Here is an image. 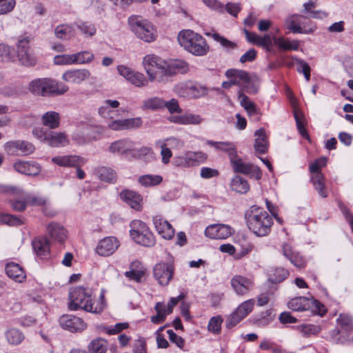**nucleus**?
<instances>
[{
    "mask_svg": "<svg viewBox=\"0 0 353 353\" xmlns=\"http://www.w3.org/2000/svg\"><path fill=\"white\" fill-rule=\"evenodd\" d=\"M287 28L292 33H312L316 26L307 17L302 15H292L286 21Z\"/></svg>",
    "mask_w": 353,
    "mask_h": 353,
    "instance_id": "14",
    "label": "nucleus"
},
{
    "mask_svg": "<svg viewBox=\"0 0 353 353\" xmlns=\"http://www.w3.org/2000/svg\"><path fill=\"white\" fill-rule=\"evenodd\" d=\"M6 272L10 279L19 283L23 282L26 278L24 270L15 263H8L6 266Z\"/></svg>",
    "mask_w": 353,
    "mask_h": 353,
    "instance_id": "36",
    "label": "nucleus"
},
{
    "mask_svg": "<svg viewBox=\"0 0 353 353\" xmlns=\"http://www.w3.org/2000/svg\"><path fill=\"white\" fill-rule=\"evenodd\" d=\"M47 201L41 196L36 195H29L26 196V204L32 206L46 207Z\"/></svg>",
    "mask_w": 353,
    "mask_h": 353,
    "instance_id": "62",
    "label": "nucleus"
},
{
    "mask_svg": "<svg viewBox=\"0 0 353 353\" xmlns=\"http://www.w3.org/2000/svg\"><path fill=\"white\" fill-rule=\"evenodd\" d=\"M165 69L166 80L174 75L185 74L190 70L188 63L182 59L166 60Z\"/></svg>",
    "mask_w": 353,
    "mask_h": 353,
    "instance_id": "27",
    "label": "nucleus"
},
{
    "mask_svg": "<svg viewBox=\"0 0 353 353\" xmlns=\"http://www.w3.org/2000/svg\"><path fill=\"white\" fill-rule=\"evenodd\" d=\"M41 121L44 126L50 129H56L60 126L61 117L58 112L50 111L43 114Z\"/></svg>",
    "mask_w": 353,
    "mask_h": 353,
    "instance_id": "44",
    "label": "nucleus"
},
{
    "mask_svg": "<svg viewBox=\"0 0 353 353\" xmlns=\"http://www.w3.org/2000/svg\"><path fill=\"white\" fill-rule=\"evenodd\" d=\"M287 97L293 109L294 117L300 134L303 138L310 140V135L306 129L307 121L303 112L299 108L298 99L290 90L287 91Z\"/></svg>",
    "mask_w": 353,
    "mask_h": 353,
    "instance_id": "13",
    "label": "nucleus"
},
{
    "mask_svg": "<svg viewBox=\"0 0 353 353\" xmlns=\"http://www.w3.org/2000/svg\"><path fill=\"white\" fill-rule=\"evenodd\" d=\"M228 81L222 83V88L230 89L236 85L239 88V92H246L248 93L255 92L252 85L251 77L247 71L238 69H229L225 73Z\"/></svg>",
    "mask_w": 353,
    "mask_h": 353,
    "instance_id": "5",
    "label": "nucleus"
},
{
    "mask_svg": "<svg viewBox=\"0 0 353 353\" xmlns=\"http://www.w3.org/2000/svg\"><path fill=\"white\" fill-rule=\"evenodd\" d=\"M117 70L121 76L137 87H144L148 85L150 80L141 72L133 71L124 65L118 66Z\"/></svg>",
    "mask_w": 353,
    "mask_h": 353,
    "instance_id": "22",
    "label": "nucleus"
},
{
    "mask_svg": "<svg viewBox=\"0 0 353 353\" xmlns=\"http://www.w3.org/2000/svg\"><path fill=\"white\" fill-rule=\"evenodd\" d=\"M6 150L10 154H17L20 152L23 155H29L34 152L35 148L31 143L25 141H10L6 144Z\"/></svg>",
    "mask_w": 353,
    "mask_h": 353,
    "instance_id": "26",
    "label": "nucleus"
},
{
    "mask_svg": "<svg viewBox=\"0 0 353 353\" xmlns=\"http://www.w3.org/2000/svg\"><path fill=\"white\" fill-rule=\"evenodd\" d=\"M163 177L161 175L145 174L140 176L138 182L144 187L156 186L161 184Z\"/></svg>",
    "mask_w": 353,
    "mask_h": 353,
    "instance_id": "47",
    "label": "nucleus"
},
{
    "mask_svg": "<svg viewBox=\"0 0 353 353\" xmlns=\"http://www.w3.org/2000/svg\"><path fill=\"white\" fill-rule=\"evenodd\" d=\"M174 270L173 261L159 262L153 268V275L160 285L165 286L172 279Z\"/></svg>",
    "mask_w": 353,
    "mask_h": 353,
    "instance_id": "19",
    "label": "nucleus"
},
{
    "mask_svg": "<svg viewBox=\"0 0 353 353\" xmlns=\"http://www.w3.org/2000/svg\"><path fill=\"white\" fill-rule=\"evenodd\" d=\"M185 298V294L181 293L177 297H172L168 304L164 302H157L154 306L156 314L150 317V321L155 325L161 324L165 322L168 315L173 312L174 307Z\"/></svg>",
    "mask_w": 353,
    "mask_h": 353,
    "instance_id": "11",
    "label": "nucleus"
},
{
    "mask_svg": "<svg viewBox=\"0 0 353 353\" xmlns=\"http://www.w3.org/2000/svg\"><path fill=\"white\" fill-rule=\"evenodd\" d=\"M32 133L35 137L51 147H63L70 143L68 136L64 132H54L37 128L33 130Z\"/></svg>",
    "mask_w": 353,
    "mask_h": 353,
    "instance_id": "10",
    "label": "nucleus"
},
{
    "mask_svg": "<svg viewBox=\"0 0 353 353\" xmlns=\"http://www.w3.org/2000/svg\"><path fill=\"white\" fill-rule=\"evenodd\" d=\"M73 59L74 64H85L90 63L94 59V55L90 52L83 51L73 54Z\"/></svg>",
    "mask_w": 353,
    "mask_h": 353,
    "instance_id": "55",
    "label": "nucleus"
},
{
    "mask_svg": "<svg viewBox=\"0 0 353 353\" xmlns=\"http://www.w3.org/2000/svg\"><path fill=\"white\" fill-rule=\"evenodd\" d=\"M176 89L177 94L184 98H198L201 95L199 89L194 85L184 84L178 85Z\"/></svg>",
    "mask_w": 353,
    "mask_h": 353,
    "instance_id": "45",
    "label": "nucleus"
},
{
    "mask_svg": "<svg viewBox=\"0 0 353 353\" xmlns=\"http://www.w3.org/2000/svg\"><path fill=\"white\" fill-rule=\"evenodd\" d=\"M29 90L34 94L46 96L51 94H63L68 90V86L52 79H37L31 81Z\"/></svg>",
    "mask_w": 353,
    "mask_h": 353,
    "instance_id": "7",
    "label": "nucleus"
},
{
    "mask_svg": "<svg viewBox=\"0 0 353 353\" xmlns=\"http://www.w3.org/2000/svg\"><path fill=\"white\" fill-rule=\"evenodd\" d=\"M17 54L19 62L26 66H34L37 59L30 46V40L27 37H21L17 44Z\"/></svg>",
    "mask_w": 353,
    "mask_h": 353,
    "instance_id": "17",
    "label": "nucleus"
},
{
    "mask_svg": "<svg viewBox=\"0 0 353 353\" xmlns=\"http://www.w3.org/2000/svg\"><path fill=\"white\" fill-rule=\"evenodd\" d=\"M289 272L283 268H275L270 274V281L272 283H281L289 276Z\"/></svg>",
    "mask_w": 353,
    "mask_h": 353,
    "instance_id": "51",
    "label": "nucleus"
},
{
    "mask_svg": "<svg viewBox=\"0 0 353 353\" xmlns=\"http://www.w3.org/2000/svg\"><path fill=\"white\" fill-rule=\"evenodd\" d=\"M8 341L12 345H18L24 339L23 333L18 329L10 328L6 333Z\"/></svg>",
    "mask_w": 353,
    "mask_h": 353,
    "instance_id": "52",
    "label": "nucleus"
},
{
    "mask_svg": "<svg viewBox=\"0 0 353 353\" xmlns=\"http://www.w3.org/2000/svg\"><path fill=\"white\" fill-rule=\"evenodd\" d=\"M176 122L181 124H199L202 121V118L199 115L188 114L177 118Z\"/></svg>",
    "mask_w": 353,
    "mask_h": 353,
    "instance_id": "57",
    "label": "nucleus"
},
{
    "mask_svg": "<svg viewBox=\"0 0 353 353\" xmlns=\"http://www.w3.org/2000/svg\"><path fill=\"white\" fill-rule=\"evenodd\" d=\"M152 221L157 232L162 238L170 240L174 237V229L162 216L157 215L153 217Z\"/></svg>",
    "mask_w": 353,
    "mask_h": 353,
    "instance_id": "23",
    "label": "nucleus"
},
{
    "mask_svg": "<svg viewBox=\"0 0 353 353\" xmlns=\"http://www.w3.org/2000/svg\"><path fill=\"white\" fill-rule=\"evenodd\" d=\"M62 328L71 332H81L87 328V323L80 317L71 314H63L59 318Z\"/></svg>",
    "mask_w": 353,
    "mask_h": 353,
    "instance_id": "20",
    "label": "nucleus"
},
{
    "mask_svg": "<svg viewBox=\"0 0 353 353\" xmlns=\"http://www.w3.org/2000/svg\"><path fill=\"white\" fill-rule=\"evenodd\" d=\"M207 143L218 150L226 152L228 155L230 161H231L238 154L236 147L233 143L228 141H208Z\"/></svg>",
    "mask_w": 353,
    "mask_h": 353,
    "instance_id": "33",
    "label": "nucleus"
},
{
    "mask_svg": "<svg viewBox=\"0 0 353 353\" xmlns=\"http://www.w3.org/2000/svg\"><path fill=\"white\" fill-rule=\"evenodd\" d=\"M55 35L61 39H70L75 36L74 29L70 25L62 24L55 28Z\"/></svg>",
    "mask_w": 353,
    "mask_h": 353,
    "instance_id": "49",
    "label": "nucleus"
},
{
    "mask_svg": "<svg viewBox=\"0 0 353 353\" xmlns=\"http://www.w3.org/2000/svg\"><path fill=\"white\" fill-rule=\"evenodd\" d=\"M238 95L241 105L245 108L250 117L261 114L260 110L248 97L244 94V92H238Z\"/></svg>",
    "mask_w": 353,
    "mask_h": 353,
    "instance_id": "42",
    "label": "nucleus"
},
{
    "mask_svg": "<svg viewBox=\"0 0 353 353\" xmlns=\"http://www.w3.org/2000/svg\"><path fill=\"white\" fill-rule=\"evenodd\" d=\"M90 76V73L88 70H69L63 73L62 79L68 83H80L88 79Z\"/></svg>",
    "mask_w": 353,
    "mask_h": 353,
    "instance_id": "31",
    "label": "nucleus"
},
{
    "mask_svg": "<svg viewBox=\"0 0 353 353\" xmlns=\"http://www.w3.org/2000/svg\"><path fill=\"white\" fill-rule=\"evenodd\" d=\"M244 33L248 42L264 48L267 52H271L273 50L272 40L279 49L283 51L298 50L300 46V41L296 39L290 40L284 37L272 38L268 34L261 36L247 30H244Z\"/></svg>",
    "mask_w": 353,
    "mask_h": 353,
    "instance_id": "2",
    "label": "nucleus"
},
{
    "mask_svg": "<svg viewBox=\"0 0 353 353\" xmlns=\"http://www.w3.org/2000/svg\"><path fill=\"white\" fill-rule=\"evenodd\" d=\"M206 35L212 37L214 41L219 42L223 48L232 50L236 48V43L231 41L225 37L220 35L219 33H206Z\"/></svg>",
    "mask_w": 353,
    "mask_h": 353,
    "instance_id": "54",
    "label": "nucleus"
},
{
    "mask_svg": "<svg viewBox=\"0 0 353 353\" xmlns=\"http://www.w3.org/2000/svg\"><path fill=\"white\" fill-rule=\"evenodd\" d=\"M254 305V299H248L241 303L228 316L226 321L227 327L231 328L236 325L253 311Z\"/></svg>",
    "mask_w": 353,
    "mask_h": 353,
    "instance_id": "15",
    "label": "nucleus"
},
{
    "mask_svg": "<svg viewBox=\"0 0 353 353\" xmlns=\"http://www.w3.org/2000/svg\"><path fill=\"white\" fill-rule=\"evenodd\" d=\"M23 222L17 216L3 213L0 211V224L8 225L9 226H17L21 225Z\"/></svg>",
    "mask_w": 353,
    "mask_h": 353,
    "instance_id": "53",
    "label": "nucleus"
},
{
    "mask_svg": "<svg viewBox=\"0 0 353 353\" xmlns=\"http://www.w3.org/2000/svg\"><path fill=\"white\" fill-rule=\"evenodd\" d=\"M46 233L55 242L63 243L68 238L67 230L56 222H50L47 225Z\"/></svg>",
    "mask_w": 353,
    "mask_h": 353,
    "instance_id": "29",
    "label": "nucleus"
},
{
    "mask_svg": "<svg viewBox=\"0 0 353 353\" xmlns=\"http://www.w3.org/2000/svg\"><path fill=\"white\" fill-rule=\"evenodd\" d=\"M123 130H134L142 125V120L139 117L123 119Z\"/></svg>",
    "mask_w": 353,
    "mask_h": 353,
    "instance_id": "61",
    "label": "nucleus"
},
{
    "mask_svg": "<svg viewBox=\"0 0 353 353\" xmlns=\"http://www.w3.org/2000/svg\"><path fill=\"white\" fill-rule=\"evenodd\" d=\"M134 144L128 139H121L111 143L109 150L112 153L128 154L133 151Z\"/></svg>",
    "mask_w": 353,
    "mask_h": 353,
    "instance_id": "38",
    "label": "nucleus"
},
{
    "mask_svg": "<svg viewBox=\"0 0 353 353\" xmlns=\"http://www.w3.org/2000/svg\"><path fill=\"white\" fill-rule=\"evenodd\" d=\"M54 63L56 65H72L74 64L73 54L57 55L54 58Z\"/></svg>",
    "mask_w": 353,
    "mask_h": 353,
    "instance_id": "64",
    "label": "nucleus"
},
{
    "mask_svg": "<svg viewBox=\"0 0 353 353\" xmlns=\"http://www.w3.org/2000/svg\"><path fill=\"white\" fill-rule=\"evenodd\" d=\"M259 347L263 350H269L272 353H283L281 345L267 339L261 342Z\"/></svg>",
    "mask_w": 353,
    "mask_h": 353,
    "instance_id": "59",
    "label": "nucleus"
},
{
    "mask_svg": "<svg viewBox=\"0 0 353 353\" xmlns=\"http://www.w3.org/2000/svg\"><path fill=\"white\" fill-rule=\"evenodd\" d=\"M231 287L238 296H247L254 288L255 283L252 276L236 274L230 281Z\"/></svg>",
    "mask_w": 353,
    "mask_h": 353,
    "instance_id": "18",
    "label": "nucleus"
},
{
    "mask_svg": "<svg viewBox=\"0 0 353 353\" xmlns=\"http://www.w3.org/2000/svg\"><path fill=\"white\" fill-rule=\"evenodd\" d=\"M223 319L221 316L217 315L212 317L208 323V328L210 332L219 334L221 331V325Z\"/></svg>",
    "mask_w": 353,
    "mask_h": 353,
    "instance_id": "56",
    "label": "nucleus"
},
{
    "mask_svg": "<svg viewBox=\"0 0 353 353\" xmlns=\"http://www.w3.org/2000/svg\"><path fill=\"white\" fill-rule=\"evenodd\" d=\"M167 333L168 334L169 339L172 343H174L180 349L184 350L185 341L181 336H178L172 330H168Z\"/></svg>",
    "mask_w": 353,
    "mask_h": 353,
    "instance_id": "63",
    "label": "nucleus"
},
{
    "mask_svg": "<svg viewBox=\"0 0 353 353\" xmlns=\"http://www.w3.org/2000/svg\"><path fill=\"white\" fill-rule=\"evenodd\" d=\"M77 28L86 37H92L97 32L94 26L88 22H81L77 25Z\"/></svg>",
    "mask_w": 353,
    "mask_h": 353,
    "instance_id": "58",
    "label": "nucleus"
},
{
    "mask_svg": "<svg viewBox=\"0 0 353 353\" xmlns=\"http://www.w3.org/2000/svg\"><path fill=\"white\" fill-rule=\"evenodd\" d=\"M119 102L117 100H106L104 102V105L99 109V114L105 119H114L113 115L115 114V111L111 110L112 108H117L119 106Z\"/></svg>",
    "mask_w": 353,
    "mask_h": 353,
    "instance_id": "46",
    "label": "nucleus"
},
{
    "mask_svg": "<svg viewBox=\"0 0 353 353\" xmlns=\"http://www.w3.org/2000/svg\"><path fill=\"white\" fill-rule=\"evenodd\" d=\"M310 182L321 196L323 198L328 196V191L325 186V178L323 174H310Z\"/></svg>",
    "mask_w": 353,
    "mask_h": 353,
    "instance_id": "40",
    "label": "nucleus"
},
{
    "mask_svg": "<svg viewBox=\"0 0 353 353\" xmlns=\"http://www.w3.org/2000/svg\"><path fill=\"white\" fill-rule=\"evenodd\" d=\"M130 236L138 244L150 247L155 244V237L147 224L140 220L130 223Z\"/></svg>",
    "mask_w": 353,
    "mask_h": 353,
    "instance_id": "9",
    "label": "nucleus"
},
{
    "mask_svg": "<svg viewBox=\"0 0 353 353\" xmlns=\"http://www.w3.org/2000/svg\"><path fill=\"white\" fill-rule=\"evenodd\" d=\"M327 163V159L325 157H321L311 161L309 163L310 174H323L322 169L325 168Z\"/></svg>",
    "mask_w": 353,
    "mask_h": 353,
    "instance_id": "50",
    "label": "nucleus"
},
{
    "mask_svg": "<svg viewBox=\"0 0 353 353\" xmlns=\"http://www.w3.org/2000/svg\"><path fill=\"white\" fill-rule=\"evenodd\" d=\"M288 307L296 312L310 310L312 308V301L311 299L305 296L294 297L289 301Z\"/></svg>",
    "mask_w": 353,
    "mask_h": 353,
    "instance_id": "32",
    "label": "nucleus"
},
{
    "mask_svg": "<svg viewBox=\"0 0 353 353\" xmlns=\"http://www.w3.org/2000/svg\"><path fill=\"white\" fill-rule=\"evenodd\" d=\"M132 30L141 40L150 43L157 37V30L154 26L146 19L139 16H132L128 19Z\"/></svg>",
    "mask_w": 353,
    "mask_h": 353,
    "instance_id": "8",
    "label": "nucleus"
},
{
    "mask_svg": "<svg viewBox=\"0 0 353 353\" xmlns=\"http://www.w3.org/2000/svg\"><path fill=\"white\" fill-rule=\"evenodd\" d=\"M145 274V269L139 261H133L130 265V270L125 272V276L130 280L141 282Z\"/></svg>",
    "mask_w": 353,
    "mask_h": 353,
    "instance_id": "35",
    "label": "nucleus"
},
{
    "mask_svg": "<svg viewBox=\"0 0 353 353\" xmlns=\"http://www.w3.org/2000/svg\"><path fill=\"white\" fill-rule=\"evenodd\" d=\"M183 146V142L176 138L171 137L165 140L161 145L162 162L164 164H168L172 157L171 150H180Z\"/></svg>",
    "mask_w": 353,
    "mask_h": 353,
    "instance_id": "25",
    "label": "nucleus"
},
{
    "mask_svg": "<svg viewBox=\"0 0 353 353\" xmlns=\"http://www.w3.org/2000/svg\"><path fill=\"white\" fill-rule=\"evenodd\" d=\"M232 234V228L224 224H212L206 228L205 234L213 239H225Z\"/></svg>",
    "mask_w": 353,
    "mask_h": 353,
    "instance_id": "24",
    "label": "nucleus"
},
{
    "mask_svg": "<svg viewBox=\"0 0 353 353\" xmlns=\"http://www.w3.org/2000/svg\"><path fill=\"white\" fill-rule=\"evenodd\" d=\"M230 163L234 172L248 175L256 180L262 177V172L258 166L245 162L238 154L230 161Z\"/></svg>",
    "mask_w": 353,
    "mask_h": 353,
    "instance_id": "16",
    "label": "nucleus"
},
{
    "mask_svg": "<svg viewBox=\"0 0 353 353\" xmlns=\"http://www.w3.org/2000/svg\"><path fill=\"white\" fill-rule=\"evenodd\" d=\"M245 218L248 228L256 236H265L270 233L273 219L263 208L252 206L247 212Z\"/></svg>",
    "mask_w": 353,
    "mask_h": 353,
    "instance_id": "3",
    "label": "nucleus"
},
{
    "mask_svg": "<svg viewBox=\"0 0 353 353\" xmlns=\"http://www.w3.org/2000/svg\"><path fill=\"white\" fill-rule=\"evenodd\" d=\"M120 198L134 210L138 212L142 210L143 196L139 193L133 190H123L120 193Z\"/></svg>",
    "mask_w": 353,
    "mask_h": 353,
    "instance_id": "28",
    "label": "nucleus"
},
{
    "mask_svg": "<svg viewBox=\"0 0 353 353\" xmlns=\"http://www.w3.org/2000/svg\"><path fill=\"white\" fill-rule=\"evenodd\" d=\"M52 161L61 167H77L83 166L86 160L77 155L57 156L52 159Z\"/></svg>",
    "mask_w": 353,
    "mask_h": 353,
    "instance_id": "30",
    "label": "nucleus"
},
{
    "mask_svg": "<svg viewBox=\"0 0 353 353\" xmlns=\"http://www.w3.org/2000/svg\"><path fill=\"white\" fill-rule=\"evenodd\" d=\"M32 246L37 255L40 257H46L50 253V243L44 236L35 238L32 241Z\"/></svg>",
    "mask_w": 353,
    "mask_h": 353,
    "instance_id": "39",
    "label": "nucleus"
},
{
    "mask_svg": "<svg viewBox=\"0 0 353 353\" xmlns=\"http://www.w3.org/2000/svg\"><path fill=\"white\" fill-rule=\"evenodd\" d=\"M177 39L179 45L188 52L195 56H205L210 51L206 39L199 33L185 29L179 32Z\"/></svg>",
    "mask_w": 353,
    "mask_h": 353,
    "instance_id": "4",
    "label": "nucleus"
},
{
    "mask_svg": "<svg viewBox=\"0 0 353 353\" xmlns=\"http://www.w3.org/2000/svg\"><path fill=\"white\" fill-rule=\"evenodd\" d=\"M68 308L70 310H82L92 313H101L105 307V299L103 293L99 299L94 300L90 289L76 287L72 290L69 296Z\"/></svg>",
    "mask_w": 353,
    "mask_h": 353,
    "instance_id": "1",
    "label": "nucleus"
},
{
    "mask_svg": "<svg viewBox=\"0 0 353 353\" xmlns=\"http://www.w3.org/2000/svg\"><path fill=\"white\" fill-rule=\"evenodd\" d=\"M208 159V154L203 151H187L183 155L176 157L174 162L178 167L191 168L204 163Z\"/></svg>",
    "mask_w": 353,
    "mask_h": 353,
    "instance_id": "12",
    "label": "nucleus"
},
{
    "mask_svg": "<svg viewBox=\"0 0 353 353\" xmlns=\"http://www.w3.org/2000/svg\"><path fill=\"white\" fill-rule=\"evenodd\" d=\"M304 8L306 11L312 14V16L317 19H323L327 16V14L323 11H314V9L316 8V2L310 1L304 4Z\"/></svg>",
    "mask_w": 353,
    "mask_h": 353,
    "instance_id": "60",
    "label": "nucleus"
},
{
    "mask_svg": "<svg viewBox=\"0 0 353 353\" xmlns=\"http://www.w3.org/2000/svg\"><path fill=\"white\" fill-rule=\"evenodd\" d=\"M231 188L233 190L245 194L250 190V185L247 180L240 176H236L231 182Z\"/></svg>",
    "mask_w": 353,
    "mask_h": 353,
    "instance_id": "48",
    "label": "nucleus"
},
{
    "mask_svg": "<svg viewBox=\"0 0 353 353\" xmlns=\"http://www.w3.org/2000/svg\"><path fill=\"white\" fill-rule=\"evenodd\" d=\"M142 63L150 81H166V60L154 54H150L143 57Z\"/></svg>",
    "mask_w": 353,
    "mask_h": 353,
    "instance_id": "6",
    "label": "nucleus"
},
{
    "mask_svg": "<svg viewBox=\"0 0 353 353\" xmlns=\"http://www.w3.org/2000/svg\"><path fill=\"white\" fill-rule=\"evenodd\" d=\"M254 148L256 152L259 154H265L268 150V139L265 131L263 128H260L255 132Z\"/></svg>",
    "mask_w": 353,
    "mask_h": 353,
    "instance_id": "34",
    "label": "nucleus"
},
{
    "mask_svg": "<svg viewBox=\"0 0 353 353\" xmlns=\"http://www.w3.org/2000/svg\"><path fill=\"white\" fill-rule=\"evenodd\" d=\"M119 246V241L116 237L107 236L99 241L95 252L101 256L107 257L113 254Z\"/></svg>",
    "mask_w": 353,
    "mask_h": 353,
    "instance_id": "21",
    "label": "nucleus"
},
{
    "mask_svg": "<svg viewBox=\"0 0 353 353\" xmlns=\"http://www.w3.org/2000/svg\"><path fill=\"white\" fill-rule=\"evenodd\" d=\"M108 341L102 337L92 339L87 345L88 353H107Z\"/></svg>",
    "mask_w": 353,
    "mask_h": 353,
    "instance_id": "37",
    "label": "nucleus"
},
{
    "mask_svg": "<svg viewBox=\"0 0 353 353\" xmlns=\"http://www.w3.org/2000/svg\"><path fill=\"white\" fill-rule=\"evenodd\" d=\"M14 167L17 172L27 175H36L40 171L37 164L28 161L16 162Z\"/></svg>",
    "mask_w": 353,
    "mask_h": 353,
    "instance_id": "43",
    "label": "nucleus"
},
{
    "mask_svg": "<svg viewBox=\"0 0 353 353\" xmlns=\"http://www.w3.org/2000/svg\"><path fill=\"white\" fill-rule=\"evenodd\" d=\"M96 175L101 181L105 183H114L117 180V172L110 167H99L96 170Z\"/></svg>",
    "mask_w": 353,
    "mask_h": 353,
    "instance_id": "41",
    "label": "nucleus"
}]
</instances>
